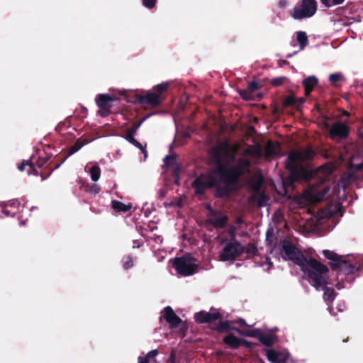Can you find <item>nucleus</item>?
<instances>
[{"instance_id": "f257e3e1", "label": "nucleus", "mask_w": 363, "mask_h": 363, "mask_svg": "<svg viewBox=\"0 0 363 363\" xmlns=\"http://www.w3.org/2000/svg\"><path fill=\"white\" fill-rule=\"evenodd\" d=\"M211 152L216 168L212 173L197 176L191 186L196 195H203L206 189H214L216 198L228 199L238 189L241 177L250 172V161L247 158H236L234 154L229 152L228 145L224 147V155L228 158L226 164L223 163L220 147H213Z\"/></svg>"}, {"instance_id": "f03ea898", "label": "nucleus", "mask_w": 363, "mask_h": 363, "mask_svg": "<svg viewBox=\"0 0 363 363\" xmlns=\"http://www.w3.org/2000/svg\"><path fill=\"white\" fill-rule=\"evenodd\" d=\"M313 150L311 147L303 150H295L289 152L286 161V168L289 172L286 181H283L284 188L290 186L293 183L303 177L304 169L298 162L306 161L313 158Z\"/></svg>"}, {"instance_id": "7ed1b4c3", "label": "nucleus", "mask_w": 363, "mask_h": 363, "mask_svg": "<svg viewBox=\"0 0 363 363\" xmlns=\"http://www.w3.org/2000/svg\"><path fill=\"white\" fill-rule=\"evenodd\" d=\"M301 270L307 275L308 281L316 290L328 284V267L313 258H306L299 266Z\"/></svg>"}, {"instance_id": "20e7f679", "label": "nucleus", "mask_w": 363, "mask_h": 363, "mask_svg": "<svg viewBox=\"0 0 363 363\" xmlns=\"http://www.w3.org/2000/svg\"><path fill=\"white\" fill-rule=\"evenodd\" d=\"M322 254L330 260L328 264L331 269L340 273L353 274L363 269V264L350 262L346 259V257L339 255L334 251L323 250Z\"/></svg>"}, {"instance_id": "39448f33", "label": "nucleus", "mask_w": 363, "mask_h": 363, "mask_svg": "<svg viewBox=\"0 0 363 363\" xmlns=\"http://www.w3.org/2000/svg\"><path fill=\"white\" fill-rule=\"evenodd\" d=\"M195 258L190 254H186L174 259L172 267L177 272L184 277L194 274L197 272L198 264L195 263Z\"/></svg>"}, {"instance_id": "423d86ee", "label": "nucleus", "mask_w": 363, "mask_h": 363, "mask_svg": "<svg viewBox=\"0 0 363 363\" xmlns=\"http://www.w3.org/2000/svg\"><path fill=\"white\" fill-rule=\"evenodd\" d=\"M245 252V247L236 239H230L220 253V260L234 261Z\"/></svg>"}, {"instance_id": "0eeeda50", "label": "nucleus", "mask_w": 363, "mask_h": 363, "mask_svg": "<svg viewBox=\"0 0 363 363\" xmlns=\"http://www.w3.org/2000/svg\"><path fill=\"white\" fill-rule=\"evenodd\" d=\"M317 11L315 0H301L299 6H296L291 16L294 19L301 20L312 17Z\"/></svg>"}, {"instance_id": "6e6552de", "label": "nucleus", "mask_w": 363, "mask_h": 363, "mask_svg": "<svg viewBox=\"0 0 363 363\" xmlns=\"http://www.w3.org/2000/svg\"><path fill=\"white\" fill-rule=\"evenodd\" d=\"M133 98L134 99L132 101L133 103L147 106L151 108L160 106L164 100L162 96H159L157 93L150 91L142 94H135Z\"/></svg>"}, {"instance_id": "1a4fd4ad", "label": "nucleus", "mask_w": 363, "mask_h": 363, "mask_svg": "<svg viewBox=\"0 0 363 363\" xmlns=\"http://www.w3.org/2000/svg\"><path fill=\"white\" fill-rule=\"evenodd\" d=\"M281 252L284 257L293 261L296 264L300 266L303 261H306V257L291 242L284 241L281 247Z\"/></svg>"}, {"instance_id": "9d476101", "label": "nucleus", "mask_w": 363, "mask_h": 363, "mask_svg": "<svg viewBox=\"0 0 363 363\" xmlns=\"http://www.w3.org/2000/svg\"><path fill=\"white\" fill-rule=\"evenodd\" d=\"M117 100L116 97L111 96L106 94H100L96 97V104L99 108L98 114L101 117H107L112 112L111 108L112 107L111 102Z\"/></svg>"}, {"instance_id": "9b49d317", "label": "nucleus", "mask_w": 363, "mask_h": 363, "mask_svg": "<svg viewBox=\"0 0 363 363\" xmlns=\"http://www.w3.org/2000/svg\"><path fill=\"white\" fill-rule=\"evenodd\" d=\"M267 359L271 363H286L291 357L287 349H265Z\"/></svg>"}, {"instance_id": "f8f14e48", "label": "nucleus", "mask_w": 363, "mask_h": 363, "mask_svg": "<svg viewBox=\"0 0 363 363\" xmlns=\"http://www.w3.org/2000/svg\"><path fill=\"white\" fill-rule=\"evenodd\" d=\"M350 132V127L346 123L337 121L331 125L329 135L333 140H345L348 138Z\"/></svg>"}, {"instance_id": "ddd939ff", "label": "nucleus", "mask_w": 363, "mask_h": 363, "mask_svg": "<svg viewBox=\"0 0 363 363\" xmlns=\"http://www.w3.org/2000/svg\"><path fill=\"white\" fill-rule=\"evenodd\" d=\"M207 208L211 210L210 213L211 216L208 218V223L211 224L215 228H223L228 221V216L227 215H221L220 212L213 211L210 205H208Z\"/></svg>"}, {"instance_id": "4468645a", "label": "nucleus", "mask_w": 363, "mask_h": 363, "mask_svg": "<svg viewBox=\"0 0 363 363\" xmlns=\"http://www.w3.org/2000/svg\"><path fill=\"white\" fill-rule=\"evenodd\" d=\"M161 313L171 329L177 328L181 324L182 319L170 306H166Z\"/></svg>"}, {"instance_id": "2eb2a0df", "label": "nucleus", "mask_w": 363, "mask_h": 363, "mask_svg": "<svg viewBox=\"0 0 363 363\" xmlns=\"http://www.w3.org/2000/svg\"><path fill=\"white\" fill-rule=\"evenodd\" d=\"M164 167L169 169L172 171V174L174 177V182L178 184L179 179V172L181 169L180 166L176 161V157L174 155H167L164 158Z\"/></svg>"}, {"instance_id": "dca6fc26", "label": "nucleus", "mask_w": 363, "mask_h": 363, "mask_svg": "<svg viewBox=\"0 0 363 363\" xmlns=\"http://www.w3.org/2000/svg\"><path fill=\"white\" fill-rule=\"evenodd\" d=\"M223 317L219 312L211 313L201 311L195 314L194 318L199 323H211L215 320H220Z\"/></svg>"}, {"instance_id": "f3484780", "label": "nucleus", "mask_w": 363, "mask_h": 363, "mask_svg": "<svg viewBox=\"0 0 363 363\" xmlns=\"http://www.w3.org/2000/svg\"><path fill=\"white\" fill-rule=\"evenodd\" d=\"M240 340L233 333H229L223 338V342L230 349L237 350L240 347Z\"/></svg>"}, {"instance_id": "a211bd4d", "label": "nucleus", "mask_w": 363, "mask_h": 363, "mask_svg": "<svg viewBox=\"0 0 363 363\" xmlns=\"http://www.w3.org/2000/svg\"><path fill=\"white\" fill-rule=\"evenodd\" d=\"M318 80L315 76H309L304 79L302 82V84L304 87V94L308 96L311 91L313 90L318 84Z\"/></svg>"}, {"instance_id": "6ab92c4d", "label": "nucleus", "mask_w": 363, "mask_h": 363, "mask_svg": "<svg viewBox=\"0 0 363 363\" xmlns=\"http://www.w3.org/2000/svg\"><path fill=\"white\" fill-rule=\"evenodd\" d=\"M231 322L229 320H219L218 325L211 328V329L218 333H228L233 330V326L230 325Z\"/></svg>"}, {"instance_id": "aec40b11", "label": "nucleus", "mask_w": 363, "mask_h": 363, "mask_svg": "<svg viewBox=\"0 0 363 363\" xmlns=\"http://www.w3.org/2000/svg\"><path fill=\"white\" fill-rule=\"evenodd\" d=\"M323 290V299L327 304H330L335 300L337 293L333 288L328 287L327 285L322 286L320 290Z\"/></svg>"}, {"instance_id": "412c9836", "label": "nucleus", "mask_w": 363, "mask_h": 363, "mask_svg": "<svg viewBox=\"0 0 363 363\" xmlns=\"http://www.w3.org/2000/svg\"><path fill=\"white\" fill-rule=\"evenodd\" d=\"M259 341L266 347H272L277 341V336L274 334H264L262 333Z\"/></svg>"}, {"instance_id": "4be33fe9", "label": "nucleus", "mask_w": 363, "mask_h": 363, "mask_svg": "<svg viewBox=\"0 0 363 363\" xmlns=\"http://www.w3.org/2000/svg\"><path fill=\"white\" fill-rule=\"evenodd\" d=\"M111 206L114 211L116 212H128L130 211L132 208V205L130 203L129 204H125L121 201H117V200H113L111 201Z\"/></svg>"}, {"instance_id": "5701e85b", "label": "nucleus", "mask_w": 363, "mask_h": 363, "mask_svg": "<svg viewBox=\"0 0 363 363\" xmlns=\"http://www.w3.org/2000/svg\"><path fill=\"white\" fill-rule=\"evenodd\" d=\"M279 147V143H274L272 141H268L264 147V153L266 157H270L277 155V150Z\"/></svg>"}, {"instance_id": "b1692460", "label": "nucleus", "mask_w": 363, "mask_h": 363, "mask_svg": "<svg viewBox=\"0 0 363 363\" xmlns=\"http://www.w3.org/2000/svg\"><path fill=\"white\" fill-rule=\"evenodd\" d=\"M296 39L301 50H303L308 44V36L303 31L296 32Z\"/></svg>"}, {"instance_id": "393cba45", "label": "nucleus", "mask_w": 363, "mask_h": 363, "mask_svg": "<svg viewBox=\"0 0 363 363\" xmlns=\"http://www.w3.org/2000/svg\"><path fill=\"white\" fill-rule=\"evenodd\" d=\"M87 143L88 141L86 140H82V138L77 140L74 144L69 147V155L75 153Z\"/></svg>"}, {"instance_id": "a878e982", "label": "nucleus", "mask_w": 363, "mask_h": 363, "mask_svg": "<svg viewBox=\"0 0 363 363\" xmlns=\"http://www.w3.org/2000/svg\"><path fill=\"white\" fill-rule=\"evenodd\" d=\"M89 173L91 180L93 182H97L101 177V169L99 166L97 164L93 165L89 169Z\"/></svg>"}, {"instance_id": "bb28decb", "label": "nucleus", "mask_w": 363, "mask_h": 363, "mask_svg": "<svg viewBox=\"0 0 363 363\" xmlns=\"http://www.w3.org/2000/svg\"><path fill=\"white\" fill-rule=\"evenodd\" d=\"M238 91L240 97L245 101H252L255 99V94L251 93L247 89H239Z\"/></svg>"}, {"instance_id": "cd10ccee", "label": "nucleus", "mask_w": 363, "mask_h": 363, "mask_svg": "<svg viewBox=\"0 0 363 363\" xmlns=\"http://www.w3.org/2000/svg\"><path fill=\"white\" fill-rule=\"evenodd\" d=\"M135 135V134H133L126 130L125 135L123 138L130 144L133 145L135 147L138 148H141L142 144L134 138Z\"/></svg>"}, {"instance_id": "c85d7f7f", "label": "nucleus", "mask_w": 363, "mask_h": 363, "mask_svg": "<svg viewBox=\"0 0 363 363\" xmlns=\"http://www.w3.org/2000/svg\"><path fill=\"white\" fill-rule=\"evenodd\" d=\"M296 97L294 95H289L284 99L282 105L284 108L294 107L296 108Z\"/></svg>"}, {"instance_id": "c756f323", "label": "nucleus", "mask_w": 363, "mask_h": 363, "mask_svg": "<svg viewBox=\"0 0 363 363\" xmlns=\"http://www.w3.org/2000/svg\"><path fill=\"white\" fill-rule=\"evenodd\" d=\"M84 191L95 195L99 193V191H101V188L98 184H86V185H84Z\"/></svg>"}, {"instance_id": "7c9ffc66", "label": "nucleus", "mask_w": 363, "mask_h": 363, "mask_svg": "<svg viewBox=\"0 0 363 363\" xmlns=\"http://www.w3.org/2000/svg\"><path fill=\"white\" fill-rule=\"evenodd\" d=\"M169 87V83L164 82L157 85H155L153 87V91L157 93L159 96H162V93L166 91Z\"/></svg>"}, {"instance_id": "2f4dec72", "label": "nucleus", "mask_w": 363, "mask_h": 363, "mask_svg": "<svg viewBox=\"0 0 363 363\" xmlns=\"http://www.w3.org/2000/svg\"><path fill=\"white\" fill-rule=\"evenodd\" d=\"M157 354H158V350H152L150 351L149 352H147V354H146V356L145 357L140 356L138 357V361H140V360L143 361V359H146L147 362L149 363L150 361L153 359V362H155V360L154 359Z\"/></svg>"}, {"instance_id": "473e14b6", "label": "nucleus", "mask_w": 363, "mask_h": 363, "mask_svg": "<svg viewBox=\"0 0 363 363\" xmlns=\"http://www.w3.org/2000/svg\"><path fill=\"white\" fill-rule=\"evenodd\" d=\"M288 79L286 77L282 76L272 79L270 83L273 86L277 87L281 86Z\"/></svg>"}, {"instance_id": "72a5a7b5", "label": "nucleus", "mask_w": 363, "mask_h": 363, "mask_svg": "<svg viewBox=\"0 0 363 363\" xmlns=\"http://www.w3.org/2000/svg\"><path fill=\"white\" fill-rule=\"evenodd\" d=\"M133 266V259L130 255L123 257V267L125 269H129Z\"/></svg>"}, {"instance_id": "f704fd0d", "label": "nucleus", "mask_w": 363, "mask_h": 363, "mask_svg": "<svg viewBox=\"0 0 363 363\" xmlns=\"http://www.w3.org/2000/svg\"><path fill=\"white\" fill-rule=\"evenodd\" d=\"M262 331L259 328H254L251 330H248L246 332V336L251 337H256L259 340V337L261 336Z\"/></svg>"}, {"instance_id": "c9c22d12", "label": "nucleus", "mask_w": 363, "mask_h": 363, "mask_svg": "<svg viewBox=\"0 0 363 363\" xmlns=\"http://www.w3.org/2000/svg\"><path fill=\"white\" fill-rule=\"evenodd\" d=\"M341 79H342V75L340 73H333L329 76V81L333 86H335L336 83Z\"/></svg>"}, {"instance_id": "e433bc0d", "label": "nucleus", "mask_w": 363, "mask_h": 363, "mask_svg": "<svg viewBox=\"0 0 363 363\" xmlns=\"http://www.w3.org/2000/svg\"><path fill=\"white\" fill-rule=\"evenodd\" d=\"M257 344L246 340L245 339L241 338L240 346H244L250 351H252L253 349L257 346Z\"/></svg>"}, {"instance_id": "4c0bfd02", "label": "nucleus", "mask_w": 363, "mask_h": 363, "mask_svg": "<svg viewBox=\"0 0 363 363\" xmlns=\"http://www.w3.org/2000/svg\"><path fill=\"white\" fill-rule=\"evenodd\" d=\"M144 121H145V118H142L139 121L134 122L132 125V127L130 128L127 129L126 130L130 133H132L133 134H136L138 128H140L141 124L144 122Z\"/></svg>"}, {"instance_id": "58836bf2", "label": "nucleus", "mask_w": 363, "mask_h": 363, "mask_svg": "<svg viewBox=\"0 0 363 363\" xmlns=\"http://www.w3.org/2000/svg\"><path fill=\"white\" fill-rule=\"evenodd\" d=\"M345 0H320V2L326 7L342 4Z\"/></svg>"}, {"instance_id": "ea45409f", "label": "nucleus", "mask_w": 363, "mask_h": 363, "mask_svg": "<svg viewBox=\"0 0 363 363\" xmlns=\"http://www.w3.org/2000/svg\"><path fill=\"white\" fill-rule=\"evenodd\" d=\"M50 157L48 156H45V157H39L38 161L36 162V166L39 168L47 167V163Z\"/></svg>"}, {"instance_id": "a19ab883", "label": "nucleus", "mask_w": 363, "mask_h": 363, "mask_svg": "<svg viewBox=\"0 0 363 363\" xmlns=\"http://www.w3.org/2000/svg\"><path fill=\"white\" fill-rule=\"evenodd\" d=\"M257 252H258V250H257V247L254 244H252V243L248 244V245L247 246L246 250H245V252L247 255H251L253 256L256 255Z\"/></svg>"}, {"instance_id": "79ce46f5", "label": "nucleus", "mask_w": 363, "mask_h": 363, "mask_svg": "<svg viewBox=\"0 0 363 363\" xmlns=\"http://www.w3.org/2000/svg\"><path fill=\"white\" fill-rule=\"evenodd\" d=\"M259 84H258L257 82H255V81H252V82H251L248 84V86H247V89H248L251 93H252L253 94H255V92L257 90H258V89H259Z\"/></svg>"}, {"instance_id": "37998d69", "label": "nucleus", "mask_w": 363, "mask_h": 363, "mask_svg": "<svg viewBox=\"0 0 363 363\" xmlns=\"http://www.w3.org/2000/svg\"><path fill=\"white\" fill-rule=\"evenodd\" d=\"M157 0H142L143 5L149 9H152L155 6Z\"/></svg>"}, {"instance_id": "c03bdc74", "label": "nucleus", "mask_w": 363, "mask_h": 363, "mask_svg": "<svg viewBox=\"0 0 363 363\" xmlns=\"http://www.w3.org/2000/svg\"><path fill=\"white\" fill-rule=\"evenodd\" d=\"M28 167H29L28 169V174L38 175V172L37 169H35V164L32 162H30V163H28Z\"/></svg>"}, {"instance_id": "a18cd8bd", "label": "nucleus", "mask_w": 363, "mask_h": 363, "mask_svg": "<svg viewBox=\"0 0 363 363\" xmlns=\"http://www.w3.org/2000/svg\"><path fill=\"white\" fill-rule=\"evenodd\" d=\"M28 167H29L28 169V174L38 175V172L37 169H35V164L32 162H30V163H28Z\"/></svg>"}, {"instance_id": "49530a36", "label": "nucleus", "mask_w": 363, "mask_h": 363, "mask_svg": "<svg viewBox=\"0 0 363 363\" xmlns=\"http://www.w3.org/2000/svg\"><path fill=\"white\" fill-rule=\"evenodd\" d=\"M21 205V202L18 199H13L9 201L6 203V206L18 208Z\"/></svg>"}, {"instance_id": "de8ad7c7", "label": "nucleus", "mask_w": 363, "mask_h": 363, "mask_svg": "<svg viewBox=\"0 0 363 363\" xmlns=\"http://www.w3.org/2000/svg\"><path fill=\"white\" fill-rule=\"evenodd\" d=\"M306 99L304 97L296 98V109L299 110L302 104L305 103Z\"/></svg>"}, {"instance_id": "09e8293b", "label": "nucleus", "mask_w": 363, "mask_h": 363, "mask_svg": "<svg viewBox=\"0 0 363 363\" xmlns=\"http://www.w3.org/2000/svg\"><path fill=\"white\" fill-rule=\"evenodd\" d=\"M167 363H176V354L174 351L171 352Z\"/></svg>"}, {"instance_id": "8fccbe9b", "label": "nucleus", "mask_w": 363, "mask_h": 363, "mask_svg": "<svg viewBox=\"0 0 363 363\" xmlns=\"http://www.w3.org/2000/svg\"><path fill=\"white\" fill-rule=\"evenodd\" d=\"M30 161H29V160H27V161H23V162H22V163H21L20 165H18V169L21 172L23 171V170H24V169H25V167H26V166H28V163H30Z\"/></svg>"}, {"instance_id": "3c124183", "label": "nucleus", "mask_w": 363, "mask_h": 363, "mask_svg": "<svg viewBox=\"0 0 363 363\" xmlns=\"http://www.w3.org/2000/svg\"><path fill=\"white\" fill-rule=\"evenodd\" d=\"M229 234L230 235V239H235V228L234 226H231L230 228Z\"/></svg>"}, {"instance_id": "603ef678", "label": "nucleus", "mask_w": 363, "mask_h": 363, "mask_svg": "<svg viewBox=\"0 0 363 363\" xmlns=\"http://www.w3.org/2000/svg\"><path fill=\"white\" fill-rule=\"evenodd\" d=\"M233 330L236 331L239 335L246 336V332L245 330H240L238 328L233 326Z\"/></svg>"}, {"instance_id": "864d4df0", "label": "nucleus", "mask_w": 363, "mask_h": 363, "mask_svg": "<svg viewBox=\"0 0 363 363\" xmlns=\"http://www.w3.org/2000/svg\"><path fill=\"white\" fill-rule=\"evenodd\" d=\"M141 152H143V155H144V160H146V158L147 157V151L146 150V145L145 146H143L142 145V147L141 148H139Z\"/></svg>"}, {"instance_id": "5fc2aeb1", "label": "nucleus", "mask_w": 363, "mask_h": 363, "mask_svg": "<svg viewBox=\"0 0 363 363\" xmlns=\"http://www.w3.org/2000/svg\"><path fill=\"white\" fill-rule=\"evenodd\" d=\"M234 323H238V324H240L241 325H245V326L247 325L246 322H245V320L243 318H240L239 319L235 320Z\"/></svg>"}, {"instance_id": "6e6d98bb", "label": "nucleus", "mask_w": 363, "mask_h": 363, "mask_svg": "<svg viewBox=\"0 0 363 363\" xmlns=\"http://www.w3.org/2000/svg\"><path fill=\"white\" fill-rule=\"evenodd\" d=\"M357 170L362 171L363 170V162L360 164L356 165Z\"/></svg>"}, {"instance_id": "4d7b16f0", "label": "nucleus", "mask_w": 363, "mask_h": 363, "mask_svg": "<svg viewBox=\"0 0 363 363\" xmlns=\"http://www.w3.org/2000/svg\"><path fill=\"white\" fill-rule=\"evenodd\" d=\"M265 260L269 265V268L272 266V262L271 261V259L269 257H266Z\"/></svg>"}, {"instance_id": "13d9d810", "label": "nucleus", "mask_w": 363, "mask_h": 363, "mask_svg": "<svg viewBox=\"0 0 363 363\" xmlns=\"http://www.w3.org/2000/svg\"><path fill=\"white\" fill-rule=\"evenodd\" d=\"M242 223V219L241 218H240V217H238L236 218V223L240 224V223Z\"/></svg>"}, {"instance_id": "bf43d9fd", "label": "nucleus", "mask_w": 363, "mask_h": 363, "mask_svg": "<svg viewBox=\"0 0 363 363\" xmlns=\"http://www.w3.org/2000/svg\"><path fill=\"white\" fill-rule=\"evenodd\" d=\"M3 212H4V213H5L6 215H9V211H8L6 208H4V209L3 210Z\"/></svg>"}, {"instance_id": "052dcab7", "label": "nucleus", "mask_w": 363, "mask_h": 363, "mask_svg": "<svg viewBox=\"0 0 363 363\" xmlns=\"http://www.w3.org/2000/svg\"><path fill=\"white\" fill-rule=\"evenodd\" d=\"M269 235H270V233H269V231L268 230V231L267 232V240L269 239Z\"/></svg>"}, {"instance_id": "680f3d73", "label": "nucleus", "mask_w": 363, "mask_h": 363, "mask_svg": "<svg viewBox=\"0 0 363 363\" xmlns=\"http://www.w3.org/2000/svg\"><path fill=\"white\" fill-rule=\"evenodd\" d=\"M60 164H57V165L55 167V168L51 169L50 172H51L53 169L58 168V167H60Z\"/></svg>"}, {"instance_id": "e2e57ef3", "label": "nucleus", "mask_w": 363, "mask_h": 363, "mask_svg": "<svg viewBox=\"0 0 363 363\" xmlns=\"http://www.w3.org/2000/svg\"><path fill=\"white\" fill-rule=\"evenodd\" d=\"M40 176H41L43 180H44L47 178V177H45L43 174H40Z\"/></svg>"}, {"instance_id": "0e129e2a", "label": "nucleus", "mask_w": 363, "mask_h": 363, "mask_svg": "<svg viewBox=\"0 0 363 363\" xmlns=\"http://www.w3.org/2000/svg\"><path fill=\"white\" fill-rule=\"evenodd\" d=\"M164 191H162L160 193V197H164Z\"/></svg>"}, {"instance_id": "69168bd1", "label": "nucleus", "mask_w": 363, "mask_h": 363, "mask_svg": "<svg viewBox=\"0 0 363 363\" xmlns=\"http://www.w3.org/2000/svg\"><path fill=\"white\" fill-rule=\"evenodd\" d=\"M133 248H135V247H140V245H134L133 246Z\"/></svg>"}, {"instance_id": "338daca9", "label": "nucleus", "mask_w": 363, "mask_h": 363, "mask_svg": "<svg viewBox=\"0 0 363 363\" xmlns=\"http://www.w3.org/2000/svg\"><path fill=\"white\" fill-rule=\"evenodd\" d=\"M289 62L286 60H283V64H288Z\"/></svg>"}, {"instance_id": "774afa93", "label": "nucleus", "mask_w": 363, "mask_h": 363, "mask_svg": "<svg viewBox=\"0 0 363 363\" xmlns=\"http://www.w3.org/2000/svg\"><path fill=\"white\" fill-rule=\"evenodd\" d=\"M343 342H347L348 341V337H347V339H343L342 340Z\"/></svg>"}]
</instances>
